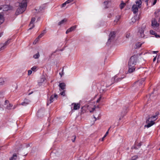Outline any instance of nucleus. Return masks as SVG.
<instances>
[{"label":"nucleus","mask_w":160,"mask_h":160,"mask_svg":"<svg viewBox=\"0 0 160 160\" xmlns=\"http://www.w3.org/2000/svg\"><path fill=\"white\" fill-rule=\"evenodd\" d=\"M2 9L4 11H7L10 9V7L8 5H1Z\"/></svg>","instance_id":"12"},{"label":"nucleus","mask_w":160,"mask_h":160,"mask_svg":"<svg viewBox=\"0 0 160 160\" xmlns=\"http://www.w3.org/2000/svg\"><path fill=\"white\" fill-rule=\"evenodd\" d=\"M59 74L61 76V77H62V75L64 74L63 69V68L62 70V72H59Z\"/></svg>","instance_id":"35"},{"label":"nucleus","mask_w":160,"mask_h":160,"mask_svg":"<svg viewBox=\"0 0 160 160\" xmlns=\"http://www.w3.org/2000/svg\"><path fill=\"white\" fill-rule=\"evenodd\" d=\"M104 138H104V137L102 138V141H103V140H104Z\"/></svg>","instance_id":"56"},{"label":"nucleus","mask_w":160,"mask_h":160,"mask_svg":"<svg viewBox=\"0 0 160 160\" xmlns=\"http://www.w3.org/2000/svg\"><path fill=\"white\" fill-rule=\"evenodd\" d=\"M44 34H43L42 33H41L38 36V38H41L44 35Z\"/></svg>","instance_id":"40"},{"label":"nucleus","mask_w":160,"mask_h":160,"mask_svg":"<svg viewBox=\"0 0 160 160\" xmlns=\"http://www.w3.org/2000/svg\"><path fill=\"white\" fill-rule=\"evenodd\" d=\"M45 33H46L45 30H43L42 33H43V34H44Z\"/></svg>","instance_id":"49"},{"label":"nucleus","mask_w":160,"mask_h":160,"mask_svg":"<svg viewBox=\"0 0 160 160\" xmlns=\"http://www.w3.org/2000/svg\"><path fill=\"white\" fill-rule=\"evenodd\" d=\"M136 4H134L132 7V11L134 14H135L138 11L139 8L141 6V0L137 1L136 2Z\"/></svg>","instance_id":"3"},{"label":"nucleus","mask_w":160,"mask_h":160,"mask_svg":"<svg viewBox=\"0 0 160 160\" xmlns=\"http://www.w3.org/2000/svg\"><path fill=\"white\" fill-rule=\"evenodd\" d=\"M77 26L75 25L73 26L70 28H68L66 31V34H68L69 32H72L76 28Z\"/></svg>","instance_id":"13"},{"label":"nucleus","mask_w":160,"mask_h":160,"mask_svg":"<svg viewBox=\"0 0 160 160\" xmlns=\"http://www.w3.org/2000/svg\"><path fill=\"white\" fill-rule=\"evenodd\" d=\"M67 21V20L66 19H64L62 20H61V21L59 22L58 23V25H62V24L66 22Z\"/></svg>","instance_id":"24"},{"label":"nucleus","mask_w":160,"mask_h":160,"mask_svg":"<svg viewBox=\"0 0 160 160\" xmlns=\"http://www.w3.org/2000/svg\"><path fill=\"white\" fill-rule=\"evenodd\" d=\"M37 42H35V41H34V42H33V43L34 44H36V43Z\"/></svg>","instance_id":"52"},{"label":"nucleus","mask_w":160,"mask_h":160,"mask_svg":"<svg viewBox=\"0 0 160 160\" xmlns=\"http://www.w3.org/2000/svg\"><path fill=\"white\" fill-rule=\"evenodd\" d=\"M112 84L111 83H107V82H102L101 83V85L102 87L107 88L109 87Z\"/></svg>","instance_id":"14"},{"label":"nucleus","mask_w":160,"mask_h":160,"mask_svg":"<svg viewBox=\"0 0 160 160\" xmlns=\"http://www.w3.org/2000/svg\"><path fill=\"white\" fill-rule=\"evenodd\" d=\"M39 38H38V37L37 38L36 40H35V42H37L38 41V40Z\"/></svg>","instance_id":"46"},{"label":"nucleus","mask_w":160,"mask_h":160,"mask_svg":"<svg viewBox=\"0 0 160 160\" xmlns=\"http://www.w3.org/2000/svg\"><path fill=\"white\" fill-rule=\"evenodd\" d=\"M150 33L151 34L155 36L156 38H160V36L159 35H158L155 31L151 30L150 31Z\"/></svg>","instance_id":"16"},{"label":"nucleus","mask_w":160,"mask_h":160,"mask_svg":"<svg viewBox=\"0 0 160 160\" xmlns=\"http://www.w3.org/2000/svg\"><path fill=\"white\" fill-rule=\"evenodd\" d=\"M142 43H141L140 42H137L136 44V46L137 48H140L141 46V45H142Z\"/></svg>","instance_id":"27"},{"label":"nucleus","mask_w":160,"mask_h":160,"mask_svg":"<svg viewBox=\"0 0 160 160\" xmlns=\"http://www.w3.org/2000/svg\"><path fill=\"white\" fill-rule=\"evenodd\" d=\"M40 56L39 52H38L37 53L33 55V57L35 59L38 58Z\"/></svg>","instance_id":"25"},{"label":"nucleus","mask_w":160,"mask_h":160,"mask_svg":"<svg viewBox=\"0 0 160 160\" xmlns=\"http://www.w3.org/2000/svg\"><path fill=\"white\" fill-rule=\"evenodd\" d=\"M59 87L62 90H63L65 89V85L64 83H61L59 84Z\"/></svg>","instance_id":"21"},{"label":"nucleus","mask_w":160,"mask_h":160,"mask_svg":"<svg viewBox=\"0 0 160 160\" xmlns=\"http://www.w3.org/2000/svg\"><path fill=\"white\" fill-rule=\"evenodd\" d=\"M137 19V15L135 16L134 17L132 18L131 19V23H132H132L135 22H136Z\"/></svg>","instance_id":"19"},{"label":"nucleus","mask_w":160,"mask_h":160,"mask_svg":"<svg viewBox=\"0 0 160 160\" xmlns=\"http://www.w3.org/2000/svg\"><path fill=\"white\" fill-rule=\"evenodd\" d=\"M1 36V34H0V37Z\"/></svg>","instance_id":"59"},{"label":"nucleus","mask_w":160,"mask_h":160,"mask_svg":"<svg viewBox=\"0 0 160 160\" xmlns=\"http://www.w3.org/2000/svg\"><path fill=\"white\" fill-rule=\"evenodd\" d=\"M120 17L119 15H118L116 17V18L114 20V22H116V23H117L119 20L120 19Z\"/></svg>","instance_id":"26"},{"label":"nucleus","mask_w":160,"mask_h":160,"mask_svg":"<svg viewBox=\"0 0 160 160\" xmlns=\"http://www.w3.org/2000/svg\"><path fill=\"white\" fill-rule=\"evenodd\" d=\"M35 18H32L31 19V20L29 25V26L30 27L29 30H31L34 27V22L35 21Z\"/></svg>","instance_id":"9"},{"label":"nucleus","mask_w":160,"mask_h":160,"mask_svg":"<svg viewBox=\"0 0 160 160\" xmlns=\"http://www.w3.org/2000/svg\"><path fill=\"white\" fill-rule=\"evenodd\" d=\"M159 114V112H157L155 113V115L153 116L150 117L149 116L148 118V119L149 120L154 122V121L158 118V116Z\"/></svg>","instance_id":"5"},{"label":"nucleus","mask_w":160,"mask_h":160,"mask_svg":"<svg viewBox=\"0 0 160 160\" xmlns=\"http://www.w3.org/2000/svg\"><path fill=\"white\" fill-rule=\"evenodd\" d=\"M74 105L73 109L74 110H77L80 108V105L78 103H73L72 104V105Z\"/></svg>","instance_id":"18"},{"label":"nucleus","mask_w":160,"mask_h":160,"mask_svg":"<svg viewBox=\"0 0 160 160\" xmlns=\"http://www.w3.org/2000/svg\"><path fill=\"white\" fill-rule=\"evenodd\" d=\"M10 40H8L4 43L3 45L0 48V51L3 50L6 48V46L10 42Z\"/></svg>","instance_id":"11"},{"label":"nucleus","mask_w":160,"mask_h":160,"mask_svg":"<svg viewBox=\"0 0 160 160\" xmlns=\"http://www.w3.org/2000/svg\"><path fill=\"white\" fill-rule=\"evenodd\" d=\"M141 143H139L138 146H141Z\"/></svg>","instance_id":"55"},{"label":"nucleus","mask_w":160,"mask_h":160,"mask_svg":"<svg viewBox=\"0 0 160 160\" xmlns=\"http://www.w3.org/2000/svg\"><path fill=\"white\" fill-rule=\"evenodd\" d=\"M138 60V57L135 55L131 57L128 62V72L129 73L133 72L135 70V65L136 64Z\"/></svg>","instance_id":"1"},{"label":"nucleus","mask_w":160,"mask_h":160,"mask_svg":"<svg viewBox=\"0 0 160 160\" xmlns=\"http://www.w3.org/2000/svg\"><path fill=\"white\" fill-rule=\"evenodd\" d=\"M57 97L58 96L56 94H55L54 95L51 96L49 100L48 101L47 105H48L49 104L53 102L55 100H56Z\"/></svg>","instance_id":"4"},{"label":"nucleus","mask_w":160,"mask_h":160,"mask_svg":"<svg viewBox=\"0 0 160 160\" xmlns=\"http://www.w3.org/2000/svg\"><path fill=\"white\" fill-rule=\"evenodd\" d=\"M61 95H62L63 96H65V91H63L62 92H61L60 93Z\"/></svg>","instance_id":"37"},{"label":"nucleus","mask_w":160,"mask_h":160,"mask_svg":"<svg viewBox=\"0 0 160 160\" xmlns=\"http://www.w3.org/2000/svg\"><path fill=\"white\" fill-rule=\"evenodd\" d=\"M148 0H145V2H148Z\"/></svg>","instance_id":"53"},{"label":"nucleus","mask_w":160,"mask_h":160,"mask_svg":"<svg viewBox=\"0 0 160 160\" xmlns=\"http://www.w3.org/2000/svg\"><path fill=\"white\" fill-rule=\"evenodd\" d=\"M123 78H120L118 79H120V80H121Z\"/></svg>","instance_id":"57"},{"label":"nucleus","mask_w":160,"mask_h":160,"mask_svg":"<svg viewBox=\"0 0 160 160\" xmlns=\"http://www.w3.org/2000/svg\"><path fill=\"white\" fill-rule=\"evenodd\" d=\"M4 21V18L3 16L0 13V25Z\"/></svg>","instance_id":"22"},{"label":"nucleus","mask_w":160,"mask_h":160,"mask_svg":"<svg viewBox=\"0 0 160 160\" xmlns=\"http://www.w3.org/2000/svg\"><path fill=\"white\" fill-rule=\"evenodd\" d=\"M137 158H138L137 156H134L132 158V159L131 160H135Z\"/></svg>","instance_id":"33"},{"label":"nucleus","mask_w":160,"mask_h":160,"mask_svg":"<svg viewBox=\"0 0 160 160\" xmlns=\"http://www.w3.org/2000/svg\"><path fill=\"white\" fill-rule=\"evenodd\" d=\"M146 122L147 123V125L145 126V127H146L147 128H149L155 124V122H153L152 121L149 120L148 119L147 120Z\"/></svg>","instance_id":"7"},{"label":"nucleus","mask_w":160,"mask_h":160,"mask_svg":"<svg viewBox=\"0 0 160 160\" xmlns=\"http://www.w3.org/2000/svg\"><path fill=\"white\" fill-rule=\"evenodd\" d=\"M159 150H160V148H159Z\"/></svg>","instance_id":"62"},{"label":"nucleus","mask_w":160,"mask_h":160,"mask_svg":"<svg viewBox=\"0 0 160 160\" xmlns=\"http://www.w3.org/2000/svg\"><path fill=\"white\" fill-rule=\"evenodd\" d=\"M8 102H9L7 100L5 101V103H6Z\"/></svg>","instance_id":"50"},{"label":"nucleus","mask_w":160,"mask_h":160,"mask_svg":"<svg viewBox=\"0 0 160 160\" xmlns=\"http://www.w3.org/2000/svg\"><path fill=\"white\" fill-rule=\"evenodd\" d=\"M27 6V0H23L20 3L19 7L17 9L15 14L17 15L23 12L26 9Z\"/></svg>","instance_id":"2"},{"label":"nucleus","mask_w":160,"mask_h":160,"mask_svg":"<svg viewBox=\"0 0 160 160\" xmlns=\"http://www.w3.org/2000/svg\"><path fill=\"white\" fill-rule=\"evenodd\" d=\"M115 36V33L114 32H111L109 35V38L108 40V42H111L113 40Z\"/></svg>","instance_id":"10"},{"label":"nucleus","mask_w":160,"mask_h":160,"mask_svg":"<svg viewBox=\"0 0 160 160\" xmlns=\"http://www.w3.org/2000/svg\"><path fill=\"white\" fill-rule=\"evenodd\" d=\"M158 52V51H153V53H157Z\"/></svg>","instance_id":"48"},{"label":"nucleus","mask_w":160,"mask_h":160,"mask_svg":"<svg viewBox=\"0 0 160 160\" xmlns=\"http://www.w3.org/2000/svg\"><path fill=\"white\" fill-rule=\"evenodd\" d=\"M1 9H2V8L1 6L0 7V10H1Z\"/></svg>","instance_id":"54"},{"label":"nucleus","mask_w":160,"mask_h":160,"mask_svg":"<svg viewBox=\"0 0 160 160\" xmlns=\"http://www.w3.org/2000/svg\"><path fill=\"white\" fill-rule=\"evenodd\" d=\"M145 78H142L141 80L138 81L135 83V85L136 86H141L142 85L144 84V82L145 81Z\"/></svg>","instance_id":"6"},{"label":"nucleus","mask_w":160,"mask_h":160,"mask_svg":"<svg viewBox=\"0 0 160 160\" xmlns=\"http://www.w3.org/2000/svg\"><path fill=\"white\" fill-rule=\"evenodd\" d=\"M121 119V118H119V120H120Z\"/></svg>","instance_id":"58"},{"label":"nucleus","mask_w":160,"mask_h":160,"mask_svg":"<svg viewBox=\"0 0 160 160\" xmlns=\"http://www.w3.org/2000/svg\"><path fill=\"white\" fill-rule=\"evenodd\" d=\"M68 4L66 2V1L64 3L62 4V7H65L66 5V4Z\"/></svg>","instance_id":"36"},{"label":"nucleus","mask_w":160,"mask_h":160,"mask_svg":"<svg viewBox=\"0 0 160 160\" xmlns=\"http://www.w3.org/2000/svg\"><path fill=\"white\" fill-rule=\"evenodd\" d=\"M37 68V67L36 66H34L31 68V70L34 71Z\"/></svg>","instance_id":"30"},{"label":"nucleus","mask_w":160,"mask_h":160,"mask_svg":"<svg viewBox=\"0 0 160 160\" xmlns=\"http://www.w3.org/2000/svg\"><path fill=\"white\" fill-rule=\"evenodd\" d=\"M44 34H43L42 33H41L38 36V38H41L44 35Z\"/></svg>","instance_id":"39"},{"label":"nucleus","mask_w":160,"mask_h":160,"mask_svg":"<svg viewBox=\"0 0 160 160\" xmlns=\"http://www.w3.org/2000/svg\"><path fill=\"white\" fill-rule=\"evenodd\" d=\"M152 24L153 26H155L157 27H158L159 25V24L157 23L156 20L155 19H153L152 21Z\"/></svg>","instance_id":"15"},{"label":"nucleus","mask_w":160,"mask_h":160,"mask_svg":"<svg viewBox=\"0 0 160 160\" xmlns=\"http://www.w3.org/2000/svg\"><path fill=\"white\" fill-rule=\"evenodd\" d=\"M108 1H105L104 2V3L105 4V5H107L108 4Z\"/></svg>","instance_id":"45"},{"label":"nucleus","mask_w":160,"mask_h":160,"mask_svg":"<svg viewBox=\"0 0 160 160\" xmlns=\"http://www.w3.org/2000/svg\"><path fill=\"white\" fill-rule=\"evenodd\" d=\"M157 2V0H154V2L152 3V5H155L156 3Z\"/></svg>","instance_id":"42"},{"label":"nucleus","mask_w":160,"mask_h":160,"mask_svg":"<svg viewBox=\"0 0 160 160\" xmlns=\"http://www.w3.org/2000/svg\"><path fill=\"white\" fill-rule=\"evenodd\" d=\"M72 138H72V142H74V141L76 139V137L75 136H73Z\"/></svg>","instance_id":"34"},{"label":"nucleus","mask_w":160,"mask_h":160,"mask_svg":"<svg viewBox=\"0 0 160 160\" xmlns=\"http://www.w3.org/2000/svg\"><path fill=\"white\" fill-rule=\"evenodd\" d=\"M17 158V156L16 153L13 154L12 156L10 158V160H16Z\"/></svg>","instance_id":"23"},{"label":"nucleus","mask_w":160,"mask_h":160,"mask_svg":"<svg viewBox=\"0 0 160 160\" xmlns=\"http://www.w3.org/2000/svg\"><path fill=\"white\" fill-rule=\"evenodd\" d=\"M144 28H141L139 29L138 33V35L141 38H144L145 36L144 34Z\"/></svg>","instance_id":"8"},{"label":"nucleus","mask_w":160,"mask_h":160,"mask_svg":"<svg viewBox=\"0 0 160 160\" xmlns=\"http://www.w3.org/2000/svg\"><path fill=\"white\" fill-rule=\"evenodd\" d=\"M42 112V110H39L37 113V115L38 116V117H40V116H39L41 114V113Z\"/></svg>","instance_id":"28"},{"label":"nucleus","mask_w":160,"mask_h":160,"mask_svg":"<svg viewBox=\"0 0 160 160\" xmlns=\"http://www.w3.org/2000/svg\"><path fill=\"white\" fill-rule=\"evenodd\" d=\"M156 60V57H155V58H153V62H154Z\"/></svg>","instance_id":"51"},{"label":"nucleus","mask_w":160,"mask_h":160,"mask_svg":"<svg viewBox=\"0 0 160 160\" xmlns=\"http://www.w3.org/2000/svg\"><path fill=\"white\" fill-rule=\"evenodd\" d=\"M95 109V108H92V111H90V112H93V111H94V110Z\"/></svg>","instance_id":"47"},{"label":"nucleus","mask_w":160,"mask_h":160,"mask_svg":"<svg viewBox=\"0 0 160 160\" xmlns=\"http://www.w3.org/2000/svg\"><path fill=\"white\" fill-rule=\"evenodd\" d=\"M32 72V71L31 70H29L28 71V75H31Z\"/></svg>","instance_id":"38"},{"label":"nucleus","mask_w":160,"mask_h":160,"mask_svg":"<svg viewBox=\"0 0 160 160\" xmlns=\"http://www.w3.org/2000/svg\"><path fill=\"white\" fill-rule=\"evenodd\" d=\"M107 6H106V8H107Z\"/></svg>","instance_id":"61"},{"label":"nucleus","mask_w":160,"mask_h":160,"mask_svg":"<svg viewBox=\"0 0 160 160\" xmlns=\"http://www.w3.org/2000/svg\"><path fill=\"white\" fill-rule=\"evenodd\" d=\"M111 127H110L109 129H108V131L106 132V133L105 135H104V138H105L107 135L108 134V132H109V131Z\"/></svg>","instance_id":"32"},{"label":"nucleus","mask_w":160,"mask_h":160,"mask_svg":"<svg viewBox=\"0 0 160 160\" xmlns=\"http://www.w3.org/2000/svg\"><path fill=\"white\" fill-rule=\"evenodd\" d=\"M108 82H109V81H108V83H108Z\"/></svg>","instance_id":"60"},{"label":"nucleus","mask_w":160,"mask_h":160,"mask_svg":"<svg viewBox=\"0 0 160 160\" xmlns=\"http://www.w3.org/2000/svg\"><path fill=\"white\" fill-rule=\"evenodd\" d=\"M101 99V97H100L97 101V102H99Z\"/></svg>","instance_id":"43"},{"label":"nucleus","mask_w":160,"mask_h":160,"mask_svg":"<svg viewBox=\"0 0 160 160\" xmlns=\"http://www.w3.org/2000/svg\"><path fill=\"white\" fill-rule=\"evenodd\" d=\"M46 79L44 78H42L41 79V83H42L44 82H45Z\"/></svg>","instance_id":"31"},{"label":"nucleus","mask_w":160,"mask_h":160,"mask_svg":"<svg viewBox=\"0 0 160 160\" xmlns=\"http://www.w3.org/2000/svg\"><path fill=\"white\" fill-rule=\"evenodd\" d=\"M126 5V3L122 1L121 3L119 5L120 8L121 9H122Z\"/></svg>","instance_id":"20"},{"label":"nucleus","mask_w":160,"mask_h":160,"mask_svg":"<svg viewBox=\"0 0 160 160\" xmlns=\"http://www.w3.org/2000/svg\"><path fill=\"white\" fill-rule=\"evenodd\" d=\"M12 105L9 104L8 105H7V108L8 109H11V108L12 107Z\"/></svg>","instance_id":"29"},{"label":"nucleus","mask_w":160,"mask_h":160,"mask_svg":"<svg viewBox=\"0 0 160 160\" xmlns=\"http://www.w3.org/2000/svg\"><path fill=\"white\" fill-rule=\"evenodd\" d=\"M130 33L127 34L126 35V37L127 38H128L130 37Z\"/></svg>","instance_id":"44"},{"label":"nucleus","mask_w":160,"mask_h":160,"mask_svg":"<svg viewBox=\"0 0 160 160\" xmlns=\"http://www.w3.org/2000/svg\"><path fill=\"white\" fill-rule=\"evenodd\" d=\"M29 102L30 101L28 99H25L24 102L21 103V105L23 106H26L29 103Z\"/></svg>","instance_id":"17"},{"label":"nucleus","mask_w":160,"mask_h":160,"mask_svg":"<svg viewBox=\"0 0 160 160\" xmlns=\"http://www.w3.org/2000/svg\"><path fill=\"white\" fill-rule=\"evenodd\" d=\"M73 0H68L66 1V2L68 4L72 2Z\"/></svg>","instance_id":"41"}]
</instances>
